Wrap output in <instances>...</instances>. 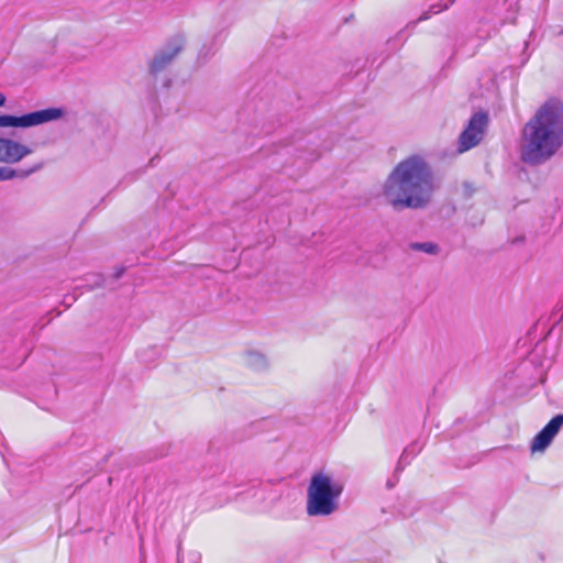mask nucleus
<instances>
[{"instance_id": "10", "label": "nucleus", "mask_w": 563, "mask_h": 563, "mask_svg": "<svg viewBox=\"0 0 563 563\" xmlns=\"http://www.w3.org/2000/svg\"><path fill=\"white\" fill-rule=\"evenodd\" d=\"M244 363L246 366L261 371L267 367V360L264 354L255 351H249L244 355Z\"/></svg>"}, {"instance_id": "11", "label": "nucleus", "mask_w": 563, "mask_h": 563, "mask_svg": "<svg viewBox=\"0 0 563 563\" xmlns=\"http://www.w3.org/2000/svg\"><path fill=\"white\" fill-rule=\"evenodd\" d=\"M411 251L423 252L430 255H437L440 252V247L433 242H412L409 244Z\"/></svg>"}, {"instance_id": "4", "label": "nucleus", "mask_w": 563, "mask_h": 563, "mask_svg": "<svg viewBox=\"0 0 563 563\" xmlns=\"http://www.w3.org/2000/svg\"><path fill=\"white\" fill-rule=\"evenodd\" d=\"M5 96L0 92V107L4 106ZM64 115V111L59 108H47L34 111L21 117L15 115H0V126H15V128H30L40 125L46 122L55 121Z\"/></svg>"}, {"instance_id": "13", "label": "nucleus", "mask_w": 563, "mask_h": 563, "mask_svg": "<svg viewBox=\"0 0 563 563\" xmlns=\"http://www.w3.org/2000/svg\"><path fill=\"white\" fill-rule=\"evenodd\" d=\"M407 454H408V449H405L402 454H401V456H400V459H399L397 471L402 470L401 464L406 462Z\"/></svg>"}, {"instance_id": "12", "label": "nucleus", "mask_w": 563, "mask_h": 563, "mask_svg": "<svg viewBox=\"0 0 563 563\" xmlns=\"http://www.w3.org/2000/svg\"><path fill=\"white\" fill-rule=\"evenodd\" d=\"M454 0H450L449 3H445V4H441V3H437V4H433L430 7V9L428 11H424L416 22H413V24H417L418 22H421V21H426L428 19H430V16L432 14H437V13H440L442 12L443 10H446L449 8V5L451 3H453Z\"/></svg>"}, {"instance_id": "5", "label": "nucleus", "mask_w": 563, "mask_h": 563, "mask_svg": "<svg viewBox=\"0 0 563 563\" xmlns=\"http://www.w3.org/2000/svg\"><path fill=\"white\" fill-rule=\"evenodd\" d=\"M186 44V37L183 34L173 36L163 47L157 49L148 62V73L156 77L165 71L175 58L181 53Z\"/></svg>"}, {"instance_id": "1", "label": "nucleus", "mask_w": 563, "mask_h": 563, "mask_svg": "<svg viewBox=\"0 0 563 563\" xmlns=\"http://www.w3.org/2000/svg\"><path fill=\"white\" fill-rule=\"evenodd\" d=\"M437 189L432 167L420 155L401 159L386 177L382 196L394 210L427 208Z\"/></svg>"}, {"instance_id": "7", "label": "nucleus", "mask_w": 563, "mask_h": 563, "mask_svg": "<svg viewBox=\"0 0 563 563\" xmlns=\"http://www.w3.org/2000/svg\"><path fill=\"white\" fill-rule=\"evenodd\" d=\"M32 152L31 147L13 139L0 137V163L18 164Z\"/></svg>"}, {"instance_id": "9", "label": "nucleus", "mask_w": 563, "mask_h": 563, "mask_svg": "<svg viewBox=\"0 0 563 563\" xmlns=\"http://www.w3.org/2000/svg\"><path fill=\"white\" fill-rule=\"evenodd\" d=\"M43 163H38L29 169H13L8 166L0 167V181L11 180L13 178H26L42 169Z\"/></svg>"}, {"instance_id": "2", "label": "nucleus", "mask_w": 563, "mask_h": 563, "mask_svg": "<svg viewBox=\"0 0 563 563\" xmlns=\"http://www.w3.org/2000/svg\"><path fill=\"white\" fill-rule=\"evenodd\" d=\"M563 145V103L549 100L525 124L520 156L525 163L539 165Z\"/></svg>"}, {"instance_id": "8", "label": "nucleus", "mask_w": 563, "mask_h": 563, "mask_svg": "<svg viewBox=\"0 0 563 563\" xmlns=\"http://www.w3.org/2000/svg\"><path fill=\"white\" fill-rule=\"evenodd\" d=\"M563 427V413H559L553 417L545 427L533 438L531 443V452L544 451L554 437L559 433Z\"/></svg>"}, {"instance_id": "6", "label": "nucleus", "mask_w": 563, "mask_h": 563, "mask_svg": "<svg viewBox=\"0 0 563 563\" xmlns=\"http://www.w3.org/2000/svg\"><path fill=\"white\" fill-rule=\"evenodd\" d=\"M486 124L487 115L483 112L475 113L459 137L457 152L464 153L476 146L483 139Z\"/></svg>"}, {"instance_id": "3", "label": "nucleus", "mask_w": 563, "mask_h": 563, "mask_svg": "<svg viewBox=\"0 0 563 563\" xmlns=\"http://www.w3.org/2000/svg\"><path fill=\"white\" fill-rule=\"evenodd\" d=\"M342 490V485L332 476L322 472L313 474L307 488V514L312 517L333 514L339 508Z\"/></svg>"}, {"instance_id": "14", "label": "nucleus", "mask_w": 563, "mask_h": 563, "mask_svg": "<svg viewBox=\"0 0 563 563\" xmlns=\"http://www.w3.org/2000/svg\"><path fill=\"white\" fill-rule=\"evenodd\" d=\"M124 269L120 268L114 273V279H119L123 275Z\"/></svg>"}]
</instances>
